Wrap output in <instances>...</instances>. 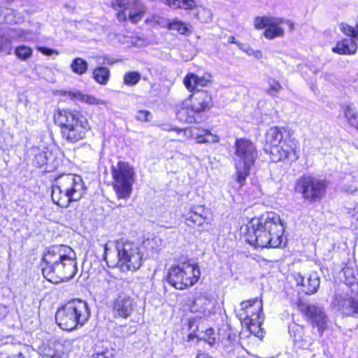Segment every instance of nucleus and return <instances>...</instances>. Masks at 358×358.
I'll list each match as a JSON object with an SVG mask.
<instances>
[{
    "label": "nucleus",
    "instance_id": "09e8293b",
    "mask_svg": "<svg viewBox=\"0 0 358 358\" xmlns=\"http://www.w3.org/2000/svg\"><path fill=\"white\" fill-rule=\"evenodd\" d=\"M303 327L294 323L291 324L289 327V332L290 336L293 338V340L295 338V335H299L301 333H303Z\"/></svg>",
    "mask_w": 358,
    "mask_h": 358
},
{
    "label": "nucleus",
    "instance_id": "4be33fe9",
    "mask_svg": "<svg viewBox=\"0 0 358 358\" xmlns=\"http://www.w3.org/2000/svg\"><path fill=\"white\" fill-rule=\"evenodd\" d=\"M190 103L192 110L196 113L205 112L211 108L213 106L212 98L206 91H197L191 96Z\"/></svg>",
    "mask_w": 358,
    "mask_h": 358
},
{
    "label": "nucleus",
    "instance_id": "7ed1b4c3",
    "mask_svg": "<svg viewBox=\"0 0 358 358\" xmlns=\"http://www.w3.org/2000/svg\"><path fill=\"white\" fill-rule=\"evenodd\" d=\"M86 187L82 178L76 174H62L54 180L51 197L53 203L66 208L71 202L79 201L85 193Z\"/></svg>",
    "mask_w": 358,
    "mask_h": 358
},
{
    "label": "nucleus",
    "instance_id": "6e6552de",
    "mask_svg": "<svg viewBox=\"0 0 358 358\" xmlns=\"http://www.w3.org/2000/svg\"><path fill=\"white\" fill-rule=\"evenodd\" d=\"M262 308V301L254 298L243 301L238 314L242 324L259 338L264 336V331L261 327L263 322Z\"/></svg>",
    "mask_w": 358,
    "mask_h": 358
},
{
    "label": "nucleus",
    "instance_id": "bb28decb",
    "mask_svg": "<svg viewBox=\"0 0 358 358\" xmlns=\"http://www.w3.org/2000/svg\"><path fill=\"white\" fill-rule=\"evenodd\" d=\"M72 100L78 101L81 103L88 105H107L108 102L105 100L99 99L92 94H85L81 91L75 90L66 92Z\"/></svg>",
    "mask_w": 358,
    "mask_h": 358
},
{
    "label": "nucleus",
    "instance_id": "c9c22d12",
    "mask_svg": "<svg viewBox=\"0 0 358 358\" xmlns=\"http://www.w3.org/2000/svg\"><path fill=\"white\" fill-rule=\"evenodd\" d=\"M15 54L17 58L25 61L32 56L33 50L26 45H20L15 49Z\"/></svg>",
    "mask_w": 358,
    "mask_h": 358
},
{
    "label": "nucleus",
    "instance_id": "4d7b16f0",
    "mask_svg": "<svg viewBox=\"0 0 358 358\" xmlns=\"http://www.w3.org/2000/svg\"><path fill=\"white\" fill-rule=\"evenodd\" d=\"M103 248V259L105 261H107V257L108 255V248L107 244H104L101 245Z\"/></svg>",
    "mask_w": 358,
    "mask_h": 358
},
{
    "label": "nucleus",
    "instance_id": "6ab92c4d",
    "mask_svg": "<svg viewBox=\"0 0 358 358\" xmlns=\"http://www.w3.org/2000/svg\"><path fill=\"white\" fill-rule=\"evenodd\" d=\"M147 23L161 27H167L169 29L176 31L180 34H189L192 33V26L186 24L178 19H173L171 21L165 20L157 15H154L150 19H146Z\"/></svg>",
    "mask_w": 358,
    "mask_h": 358
},
{
    "label": "nucleus",
    "instance_id": "ea45409f",
    "mask_svg": "<svg viewBox=\"0 0 358 358\" xmlns=\"http://www.w3.org/2000/svg\"><path fill=\"white\" fill-rule=\"evenodd\" d=\"M339 28L343 34L350 36V38H354L355 40L358 37V27L354 28L353 27L343 22L339 24Z\"/></svg>",
    "mask_w": 358,
    "mask_h": 358
},
{
    "label": "nucleus",
    "instance_id": "c85d7f7f",
    "mask_svg": "<svg viewBox=\"0 0 358 358\" xmlns=\"http://www.w3.org/2000/svg\"><path fill=\"white\" fill-rule=\"evenodd\" d=\"M357 49L356 41L354 38H345L337 43L332 51L340 55H352Z\"/></svg>",
    "mask_w": 358,
    "mask_h": 358
},
{
    "label": "nucleus",
    "instance_id": "79ce46f5",
    "mask_svg": "<svg viewBox=\"0 0 358 358\" xmlns=\"http://www.w3.org/2000/svg\"><path fill=\"white\" fill-rule=\"evenodd\" d=\"M159 242L160 240L159 238H155L152 239H148L146 241L144 242V245L145 248L150 250L152 254H156L158 252L159 250Z\"/></svg>",
    "mask_w": 358,
    "mask_h": 358
},
{
    "label": "nucleus",
    "instance_id": "603ef678",
    "mask_svg": "<svg viewBox=\"0 0 358 358\" xmlns=\"http://www.w3.org/2000/svg\"><path fill=\"white\" fill-rule=\"evenodd\" d=\"M63 354L57 350H49L48 352L45 354L46 358H62Z\"/></svg>",
    "mask_w": 358,
    "mask_h": 358
},
{
    "label": "nucleus",
    "instance_id": "4468645a",
    "mask_svg": "<svg viewBox=\"0 0 358 358\" xmlns=\"http://www.w3.org/2000/svg\"><path fill=\"white\" fill-rule=\"evenodd\" d=\"M285 23L288 24L291 29L293 28L292 23L281 17L273 16L256 17L254 21V25L257 29H265L264 35L267 39L282 36L284 30L280 26Z\"/></svg>",
    "mask_w": 358,
    "mask_h": 358
},
{
    "label": "nucleus",
    "instance_id": "39448f33",
    "mask_svg": "<svg viewBox=\"0 0 358 358\" xmlns=\"http://www.w3.org/2000/svg\"><path fill=\"white\" fill-rule=\"evenodd\" d=\"M55 121L61 129L62 138L72 143L83 139L90 128L87 118L78 111L59 110Z\"/></svg>",
    "mask_w": 358,
    "mask_h": 358
},
{
    "label": "nucleus",
    "instance_id": "4c0bfd02",
    "mask_svg": "<svg viewBox=\"0 0 358 358\" xmlns=\"http://www.w3.org/2000/svg\"><path fill=\"white\" fill-rule=\"evenodd\" d=\"M196 18L200 20L202 22L207 23L212 20V13L211 11L206 8L201 6H197V8H196Z\"/></svg>",
    "mask_w": 358,
    "mask_h": 358
},
{
    "label": "nucleus",
    "instance_id": "f704fd0d",
    "mask_svg": "<svg viewBox=\"0 0 358 358\" xmlns=\"http://www.w3.org/2000/svg\"><path fill=\"white\" fill-rule=\"evenodd\" d=\"M11 37L22 41H34L38 38L36 33L21 29L15 31Z\"/></svg>",
    "mask_w": 358,
    "mask_h": 358
},
{
    "label": "nucleus",
    "instance_id": "7c9ffc66",
    "mask_svg": "<svg viewBox=\"0 0 358 358\" xmlns=\"http://www.w3.org/2000/svg\"><path fill=\"white\" fill-rule=\"evenodd\" d=\"M342 110L348 124L358 130V112L351 105L345 104L342 106Z\"/></svg>",
    "mask_w": 358,
    "mask_h": 358
},
{
    "label": "nucleus",
    "instance_id": "49530a36",
    "mask_svg": "<svg viewBox=\"0 0 358 358\" xmlns=\"http://www.w3.org/2000/svg\"><path fill=\"white\" fill-rule=\"evenodd\" d=\"M152 118V114L148 110H138L136 115V119L139 121L148 122Z\"/></svg>",
    "mask_w": 358,
    "mask_h": 358
},
{
    "label": "nucleus",
    "instance_id": "0e129e2a",
    "mask_svg": "<svg viewBox=\"0 0 358 358\" xmlns=\"http://www.w3.org/2000/svg\"><path fill=\"white\" fill-rule=\"evenodd\" d=\"M357 190L356 187H352L350 189H348V191L350 192L351 193L355 192Z\"/></svg>",
    "mask_w": 358,
    "mask_h": 358
},
{
    "label": "nucleus",
    "instance_id": "cd10ccee",
    "mask_svg": "<svg viewBox=\"0 0 358 358\" xmlns=\"http://www.w3.org/2000/svg\"><path fill=\"white\" fill-rule=\"evenodd\" d=\"M176 117L177 119L186 123H192L195 122L194 114L196 113L192 110V106L189 100H185L176 106Z\"/></svg>",
    "mask_w": 358,
    "mask_h": 358
},
{
    "label": "nucleus",
    "instance_id": "5701e85b",
    "mask_svg": "<svg viewBox=\"0 0 358 358\" xmlns=\"http://www.w3.org/2000/svg\"><path fill=\"white\" fill-rule=\"evenodd\" d=\"M343 273L345 278L343 284L338 287L345 285L350 292L358 293V269L354 262H349L343 268Z\"/></svg>",
    "mask_w": 358,
    "mask_h": 358
},
{
    "label": "nucleus",
    "instance_id": "e433bc0d",
    "mask_svg": "<svg viewBox=\"0 0 358 358\" xmlns=\"http://www.w3.org/2000/svg\"><path fill=\"white\" fill-rule=\"evenodd\" d=\"M141 80V74L136 71L127 72L123 78V83L127 86L136 85Z\"/></svg>",
    "mask_w": 358,
    "mask_h": 358
},
{
    "label": "nucleus",
    "instance_id": "ddd939ff",
    "mask_svg": "<svg viewBox=\"0 0 358 358\" xmlns=\"http://www.w3.org/2000/svg\"><path fill=\"white\" fill-rule=\"evenodd\" d=\"M266 152L269 153L270 159L273 162H295L299 158L298 141L292 138L287 141L266 150Z\"/></svg>",
    "mask_w": 358,
    "mask_h": 358
},
{
    "label": "nucleus",
    "instance_id": "58836bf2",
    "mask_svg": "<svg viewBox=\"0 0 358 358\" xmlns=\"http://www.w3.org/2000/svg\"><path fill=\"white\" fill-rule=\"evenodd\" d=\"M268 88L267 94L271 96H276L282 89L280 83L273 78H268L267 80Z\"/></svg>",
    "mask_w": 358,
    "mask_h": 358
},
{
    "label": "nucleus",
    "instance_id": "c03bdc74",
    "mask_svg": "<svg viewBox=\"0 0 358 358\" xmlns=\"http://www.w3.org/2000/svg\"><path fill=\"white\" fill-rule=\"evenodd\" d=\"M115 350L113 349H105L101 352L92 354L91 358H113Z\"/></svg>",
    "mask_w": 358,
    "mask_h": 358
},
{
    "label": "nucleus",
    "instance_id": "5fc2aeb1",
    "mask_svg": "<svg viewBox=\"0 0 358 358\" xmlns=\"http://www.w3.org/2000/svg\"><path fill=\"white\" fill-rule=\"evenodd\" d=\"M126 0H115L113 3V6L114 8H122L125 6Z\"/></svg>",
    "mask_w": 358,
    "mask_h": 358
},
{
    "label": "nucleus",
    "instance_id": "a18cd8bd",
    "mask_svg": "<svg viewBox=\"0 0 358 358\" xmlns=\"http://www.w3.org/2000/svg\"><path fill=\"white\" fill-rule=\"evenodd\" d=\"M124 43L128 44L129 45L138 48L143 46L145 43L143 39L140 38L138 37H127Z\"/></svg>",
    "mask_w": 358,
    "mask_h": 358
},
{
    "label": "nucleus",
    "instance_id": "3c124183",
    "mask_svg": "<svg viewBox=\"0 0 358 358\" xmlns=\"http://www.w3.org/2000/svg\"><path fill=\"white\" fill-rule=\"evenodd\" d=\"M11 50H12V48L10 45V41L6 43L5 44H1L0 46L1 52L6 54V55L10 54Z\"/></svg>",
    "mask_w": 358,
    "mask_h": 358
},
{
    "label": "nucleus",
    "instance_id": "680f3d73",
    "mask_svg": "<svg viewBox=\"0 0 358 358\" xmlns=\"http://www.w3.org/2000/svg\"><path fill=\"white\" fill-rule=\"evenodd\" d=\"M228 42L229 43H234V44H236L238 45V43H241L240 42H238V41H236V38L233 36H231L229 37L228 38Z\"/></svg>",
    "mask_w": 358,
    "mask_h": 358
},
{
    "label": "nucleus",
    "instance_id": "b1692460",
    "mask_svg": "<svg viewBox=\"0 0 358 358\" xmlns=\"http://www.w3.org/2000/svg\"><path fill=\"white\" fill-rule=\"evenodd\" d=\"M305 315L315 324L319 331H322L327 323V316L322 308L315 305L308 306L305 310Z\"/></svg>",
    "mask_w": 358,
    "mask_h": 358
},
{
    "label": "nucleus",
    "instance_id": "a211bd4d",
    "mask_svg": "<svg viewBox=\"0 0 358 358\" xmlns=\"http://www.w3.org/2000/svg\"><path fill=\"white\" fill-rule=\"evenodd\" d=\"M216 300L206 293L198 295L191 307L192 312L198 313L200 317H208L216 312Z\"/></svg>",
    "mask_w": 358,
    "mask_h": 358
},
{
    "label": "nucleus",
    "instance_id": "37998d69",
    "mask_svg": "<svg viewBox=\"0 0 358 358\" xmlns=\"http://www.w3.org/2000/svg\"><path fill=\"white\" fill-rule=\"evenodd\" d=\"M215 331L213 329L210 328L206 330L203 333V335L200 338L201 339L205 341L208 343L210 346L215 343Z\"/></svg>",
    "mask_w": 358,
    "mask_h": 358
},
{
    "label": "nucleus",
    "instance_id": "a878e982",
    "mask_svg": "<svg viewBox=\"0 0 358 358\" xmlns=\"http://www.w3.org/2000/svg\"><path fill=\"white\" fill-rule=\"evenodd\" d=\"M284 131L285 129L282 127H271L265 134L264 150L266 151V150L287 141L288 138H284Z\"/></svg>",
    "mask_w": 358,
    "mask_h": 358
},
{
    "label": "nucleus",
    "instance_id": "8fccbe9b",
    "mask_svg": "<svg viewBox=\"0 0 358 358\" xmlns=\"http://www.w3.org/2000/svg\"><path fill=\"white\" fill-rule=\"evenodd\" d=\"M37 49L39 52L48 56L52 55L54 53H55L56 55L59 54V52L57 50L45 47H38Z\"/></svg>",
    "mask_w": 358,
    "mask_h": 358
},
{
    "label": "nucleus",
    "instance_id": "052dcab7",
    "mask_svg": "<svg viewBox=\"0 0 358 358\" xmlns=\"http://www.w3.org/2000/svg\"><path fill=\"white\" fill-rule=\"evenodd\" d=\"M109 284L111 285V286H115V287H117V286H121L122 282L120 280H111L109 282Z\"/></svg>",
    "mask_w": 358,
    "mask_h": 358
},
{
    "label": "nucleus",
    "instance_id": "f03ea898",
    "mask_svg": "<svg viewBox=\"0 0 358 358\" xmlns=\"http://www.w3.org/2000/svg\"><path fill=\"white\" fill-rule=\"evenodd\" d=\"M284 227L280 216L273 212L254 218L248 231V241L255 247L278 248L282 242Z\"/></svg>",
    "mask_w": 358,
    "mask_h": 358
},
{
    "label": "nucleus",
    "instance_id": "393cba45",
    "mask_svg": "<svg viewBox=\"0 0 358 358\" xmlns=\"http://www.w3.org/2000/svg\"><path fill=\"white\" fill-rule=\"evenodd\" d=\"M210 82L211 76L210 74H204L199 77L192 73H187L183 80L185 87L189 92H192L200 87H206Z\"/></svg>",
    "mask_w": 358,
    "mask_h": 358
},
{
    "label": "nucleus",
    "instance_id": "e2e57ef3",
    "mask_svg": "<svg viewBox=\"0 0 358 358\" xmlns=\"http://www.w3.org/2000/svg\"><path fill=\"white\" fill-rule=\"evenodd\" d=\"M352 217H353L354 220H357L358 222V209L355 210Z\"/></svg>",
    "mask_w": 358,
    "mask_h": 358
},
{
    "label": "nucleus",
    "instance_id": "f8f14e48",
    "mask_svg": "<svg viewBox=\"0 0 358 358\" xmlns=\"http://www.w3.org/2000/svg\"><path fill=\"white\" fill-rule=\"evenodd\" d=\"M332 304L347 316H358V293L350 292L345 285L338 287Z\"/></svg>",
    "mask_w": 358,
    "mask_h": 358
},
{
    "label": "nucleus",
    "instance_id": "a19ab883",
    "mask_svg": "<svg viewBox=\"0 0 358 358\" xmlns=\"http://www.w3.org/2000/svg\"><path fill=\"white\" fill-rule=\"evenodd\" d=\"M293 341L295 346L299 348H307L310 345V341L303 338V332L295 335V338Z\"/></svg>",
    "mask_w": 358,
    "mask_h": 358
},
{
    "label": "nucleus",
    "instance_id": "aec40b11",
    "mask_svg": "<svg viewBox=\"0 0 358 358\" xmlns=\"http://www.w3.org/2000/svg\"><path fill=\"white\" fill-rule=\"evenodd\" d=\"M134 310L133 300L128 294L121 292L114 299L113 313L115 317L127 318Z\"/></svg>",
    "mask_w": 358,
    "mask_h": 358
},
{
    "label": "nucleus",
    "instance_id": "c756f323",
    "mask_svg": "<svg viewBox=\"0 0 358 358\" xmlns=\"http://www.w3.org/2000/svg\"><path fill=\"white\" fill-rule=\"evenodd\" d=\"M92 78L99 85H106L110 77V69L106 66H97L92 71Z\"/></svg>",
    "mask_w": 358,
    "mask_h": 358
},
{
    "label": "nucleus",
    "instance_id": "de8ad7c7",
    "mask_svg": "<svg viewBox=\"0 0 358 358\" xmlns=\"http://www.w3.org/2000/svg\"><path fill=\"white\" fill-rule=\"evenodd\" d=\"M98 59H99L98 63L101 65H103V64L113 65L119 62V60L117 59L110 57L108 55H103L101 57H99Z\"/></svg>",
    "mask_w": 358,
    "mask_h": 358
},
{
    "label": "nucleus",
    "instance_id": "9b49d317",
    "mask_svg": "<svg viewBox=\"0 0 358 358\" xmlns=\"http://www.w3.org/2000/svg\"><path fill=\"white\" fill-rule=\"evenodd\" d=\"M327 187L325 180L308 176L297 180L296 189L306 201L315 203L320 201L325 195Z\"/></svg>",
    "mask_w": 358,
    "mask_h": 358
},
{
    "label": "nucleus",
    "instance_id": "2eb2a0df",
    "mask_svg": "<svg viewBox=\"0 0 358 358\" xmlns=\"http://www.w3.org/2000/svg\"><path fill=\"white\" fill-rule=\"evenodd\" d=\"M159 127L163 131H175L178 134H181L185 138H193L198 143H217L220 140L217 135L212 134L209 130L199 127H194L182 129L175 128L169 124H162Z\"/></svg>",
    "mask_w": 358,
    "mask_h": 358
},
{
    "label": "nucleus",
    "instance_id": "2f4dec72",
    "mask_svg": "<svg viewBox=\"0 0 358 358\" xmlns=\"http://www.w3.org/2000/svg\"><path fill=\"white\" fill-rule=\"evenodd\" d=\"M166 4L172 8L189 10H196L198 6L195 0H166Z\"/></svg>",
    "mask_w": 358,
    "mask_h": 358
},
{
    "label": "nucleus",
    "instance_id": "412c9836",
    "mask_svg": "<svg viewBox=\"0 0 358 358\" xmlns=\"http://www.w3.org/2000/svg\"><path fill=\"white\" fill-rule=\"evenodd\" d=\"M293 278L296 285L301 286V291L306 294L315 293L320 286V280L317 273H312L306 278L296 273L293 274Z\"/></svg>",
    "mask_w": 358,
    "mask_h": 358
},
{
    "label": "nucleus",
    "instance_id": "0eeeda50",
    "mask_svg": "<svg viewBox=\"0 0 358 358\" xmlns=\"http://www.w3.org/2000/svg\"><path fill=\"white\" fill-rule=\"evenodd\" d=\"M201 276V271L196 263L190 261L173 265L169 269L168 282L176 289H184L196 284Z\"/></svg>",
    "mask_w": 358,
    "mask_h": 358
},
{
    "label": "nucleus",
    "instance_id": "bf43d9fd",
    "mask_svg": "<svg viewBox=\"0 0 358 358\" xmlns=\"http://www.w3.org/2000/svg\"><path fill=\"white\" fill-rule=\"evenodd\" d=\"M196 358H213V357L207 353L201 352L196 355Z\"/></svg>",
    "mask_w": 358,
    "mask_h": 358
},
{
    "label": "nucleus",
    "instance_id": "864d4df0",
    "mask_svg": "<svg viewBox=\"0 0 358 358\" xmlns=\"http://www.w3.org/2000/svg\"><path fill=\"white\" fill-rule=\"evenodd\" d=\"M238 46L241 50H243L250 56L252 52L253 49L248 45H245L243 43H238Z\"/></svg>",
    "mask_w": 358,
    "mask_h": 358
},
{
    "label": "nucleus",
    "instance_id": "f3484780",
    "mask_svg": "<svg viewBox=\"0 0 358 358\" xmlns=\"http://www.w3.org/2000/svg\"><path fill=\"white\" fill-rule=\"evenodd\" d=\"M115 9L121 10L117 13L119 21H124L128 17L132 23L141 21L147 10L145 5L139 0H126L124 7Z\"/></svg>",
    "mask_w": 358,
    "mask_h": 358
},
{
    "label": "nucleus",
    "instance_id": "473e14b6",
    "mask_svg": "<svg viewBox=\"0 0 358 358\" xmlns=\"http://www.w3.org/2000/svg\"><path fill=\"white\" fill-rule=\"evenodd\" d=\"M34 162L39 167L49 164L55 165V158L49 151L40 152L36 154Z\"/></svg>",
    "mask_w": 358,
    "mask_h": 358
},
{
    "label": "nucleus",
    "instance_id": "1a4fd4ad",
    "mask_svg": "<svg viewBox=\"0 0 358 358\" xmlns=\"http://www.w3.org/2000/svg\"><path fill=\"white\" fill-rule=\"evenodd\" d=\"M115 248L118 260L116 266L122 271H136L142 264L143 253L140 246L124 239L116 241Z\"/></svg>",
    "mask_w": 358,
    "mask_h": 358
},
{
    "label": "nucleus",
    "instance_id": "f257e3e1",
    "mask_svg": "<svg viewBox=\"0 0 358 358\" xmlns=\"http://www.w3.org/2000/svg\"><path fill=\"white\" fill-rule=\"evenodd\" d=\"M76 254L67 245L48 248L43 257L44 278L55 284L72 279L78 272Z\"/></svg>",
    "mask_w": 358,
    "mask_h": 358
},
{
    "label": "nucleus",
    "instance_id": "9d476101",
    "mask_svg": "<svg viewBox=\"0 0 358 358\" xmlns=\"http://www.w3.org/2000/svg\"><path fill=\"white\" fill-rule=\"evenodd\" d=\"M113 187L118 199H127L135 181L134 168L128 163L119 162L112 166Z\"/></svg>",
    "mask_w": 358,
    "mask_h": 358
},
{
    "label": "nucleus",
    "instance_id": "6e6d98bb",
    "mask_svg": "<svg viewBox=\"0 0 358 358\" xmlns=\"http://www.w3.org/2000/svg\"><path fill=\"white\" fill-rule=\"evenodd\" d=\"M8 312V308L4 305L0 304V319L4 317Z\"/></svg>",
    "mask_w": 358,
    "mask_h": 358
},
{
    "label": "nucleus",
    "instance_id": "13d9d810",
    "mask_svg": "<svg viewBox=\"0 0 358 358\" xmlns=\"http://www.w3.org/2000/svg\"><path fill=\"white\" fill-rule=\"evenodd\" d=\"M250 56L255 57L256 59H261L262 57V53L260 50H252V54Z\"/></svg>",
    "mask_w": 358,
    "mask_h": 358
},
{
    "label": "nucleus",
    "instance_id": "20e7f679",
    "mask_svg": "<svg viewBox=\"0 0 358 358\" xmlns=\"http://www.w3.org/2000/svg\"><path fill=\"white\" fill-rule=\"evenodd\" d=\"M90 315L87 303L80 299H74L57 309L55 320L62 329L71 331L83 327Z\"/></svg>",
    "mask_w": 358,
    "mask_h": 358
},
{
    "label": "nucleus",
    "instance_id": "69168bd1",
    "mask_svg": "<svg viewBox=\"0 0 358 358\" xmlns=\"http://www.w3.org/2000/svg\"><path fill=\"white\" fill-rule=\"evenodd\" d=\"M1 11V9L0 8V12Z\"/></svg>",
    "mask_w": 358,
    "mask_h": 358
},
{
    "label": "nucleus",
    "instance_id": "dca6fc26",
    "mask_svg": "<svg viewBox=\"0 0 358 358\" xmlns=\"http://www.w3.org/2000/svg\"><path fill=\"white\" fill-rule=\"evenodd\" d=\"M185 224L192 228L201 227L203 231L206 225H210L206 216V209L203 205H191L186 208L182 215Z\"/></svg>",
    "mask_w": 358,
    "mask_h": 358
},
{
    "label": "nucleus",
    "instance_id": "423d86ee",
    "mask_svg": "<svg viewBox=\"0 0 358 358\" xmlns=\"http://www.w3.org/2000/svg\"><path fill=\"white\" fill-rule=\"evenodd\" d=\"M257 157V148L252 141L245 138H239L236 141L234 161L236 181L240 186L244 184Z\"/></svg>",
    "mask_w": 358,
    "mask_h": 358
},
{
    "label": "nucleus",
    "instance_id": "72a5a7b5",
    "mask_svg": "<svg viewBox=\"0 0 358 358\" xmlns=\"http://www.w3.org/2000/svg\"><path fill=\"white\" fill-rule=\"evenodd\" d=\"M87 62L80 57L75 58L71 64V70L78 76L85 74L87 72Z\"/></svg>",
    "mask_w": 358,
    "mask_h": 358
}]
</instances>
